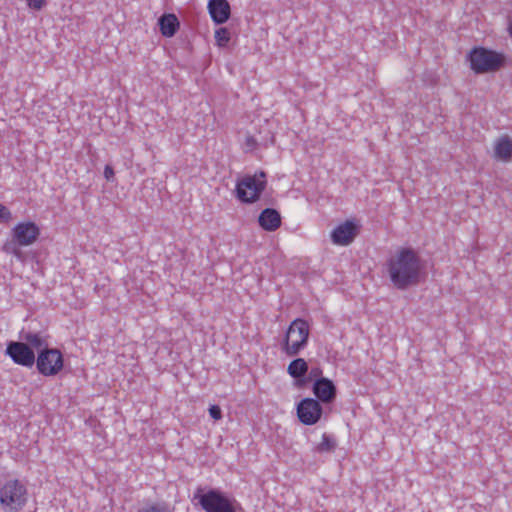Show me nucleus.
<instances>
[{
	"instance_id": "1",
	"label": "nucleus",
	"mask_w": 512,
	"mask_h": 512,
	"mask_svg": "<svg viewBox=\"0 0 512 512\" xmlns=\"http://www.w3.org/2000/svg\"><path fill=\"white\" fill-rule=\"evenodd\" d=\"M386 270L392 284L405 290L419 283L421 259L412 248H401L387 260Z\"/></svg>"
},
{
	"instance_id": "4",
	"label": "nucleus",
	"mask_w": 512,
	"mask_h": 512,
	"mask_svg": "<svg viewBox=\"0 0 512 512\" xmlns=\"http://www.w3.org/2000/svg\"><path fill=\"white\" fill-rule=\"evenodd\" d=\"M471 69L477 74L494 72L504 64V56L483 47L473 48L469 55Z\"/></svg>"
},
{
	"instance_id": "19",
	"label": "nucleus",
	"mask_w": 512,
	"mask_h": 512,
	"mask_svg": "<svg viewBox=\"0 0 512 512\" xmlns=\"http://www.w3.org/2000/svg\"><path fill=\"white\" fill-rule=\"evenodd\" d=\"M138 512H174V508L167 502L158 501L146 503Z\"/></svg>"
},
{
	"instance_id": "8",
	"label": "nucleus",
	"mask_w": 512,
	"mask_h": 512,
	"mask_svg": "<svg viewBox=\"0 0 512 512\" xmlns=\"http://www.w3.org/2000/svg\"><path fill=\"white\" fill-rule=\"evenodd\" d=\"M5 353L18 365L30 368L35 363L34 351L23 341H10Z\"/></svg>"
},
{
	"instance_id": "22",
	"label": "nucleus",
	"mask_w": 512,
	"mask_h": 512,
	"mask_svg": "<svg viewBox=\"0 0 512 512\" xmlns=\"http://www.w3.org/2000/svg\"><path fill=\"white\" fill-rule=\"evenodd\" d=\"M22 245H18V243H16L13 239L4 244L3 246V251L8 253V254H12L14 255L15 257H17L18 259H20L22 257V252L20 250V247Z\"/></svg>"
},
{
	"instance_id": "18",
	"label": "nucleus",
	"mask_w": 512,
	"mask_h": 512,
	"mask_svg": "<svg viewBox=\"0 0 512 512\" xmlns=\"http://www.w3.org/2000/svg\"><path fill=\"white\" fill-rule=\"evenodd\" d=\"M287 372L292 378L300 380L307 374L308 364L305 359L296 358L288 365Z\"/></svg>"
},
{
	"instance_id": "12",
	"label": "nucleus",
	"mask_w": 512,
	"mask_h": 512,
	"mask_svg": "<svg viewBox=\"0 0 512 512\" xmlns=\"http://www.w3.org/2000/svg\"><path fill=\"white\" fill-rule=\"evenodd\" d=\"M312 390L319 402L331 403L336 397V387L333 381L325 377L316 379Z\"/></svg>"
},
{
	"instance_id": "27",
	"label": "nucleus",
	"mask_w": 512,
	"mask_h": 512,
	"mask_svg": "<svg viewBox=\"0 0 512 512\" xmlns=\"http://www.w3.org/2000/svg\"><path fill=\"white\" fill-rule=\"evenodd\" d=\"M322 370L318 367H315V368H312L309 372V378L310 379H319V378H322Z\"/></svg>"
},
{
	"instance_id": "16",
	"label": "nucleus",
	"mask_w": 512,
	"mask_h": 512,
	"mask_svg": "<svg viewBox=\"0 0 512 512\" xmlns=\"http://www.w3.org/2000/svg\"><path fill=\"white\" fill-rule=\"evenodd\" d=\"M161 34L165 37H172L179 28L178 18L174 14H164L159 18Z\"/></svg>"
},
{
	"instance_id": "11",
	"label": "nucleus",
	"mask_w": 512,
	"mask_h": 512,
	"mask_svg": "<svg viewBox=\"0 0 512 512\" xmlns=\"http://www.w3.org/2000/svg\"><path fill=\"white\" fill-rule=\"evenodd\" d=\"M357 234V225L351 220H346L332 230L331 240L336 245L347 246L353 242Z\"/></svg>"
},
{
	"instance_id": "14",
	"label": "nucleus",
	"mask_w": 512,
	"mask_h": 512,
	"mask_svg": "<svg viewBox=\"0 0 512 512\" xmlns=\"http://www.w3.org/2000/svg\"><path fill=\"white\" fill-rule=\"evenodd\" d=\"M20 338L24 343L30 346L33 351L36 350L38 354L41 351L50 348L48 335L43 332L22 331L20 333Z\"/></svg>"
},
{
	"instance_id": "17",
	"label": "nucleus",
	"mask_w": 512,
	"mask_h": 512,
	"mask_svg": "<svg viewBox=\"0 0 512 512\" xmlns=\"http://www.w3.org/2000/svg\"><path fill=\"white\" fill-rule=\"evenodd\" d=\"M495 157L503 161L512 158V140L508 136L501 137L495 145Z\"/></svg>"
},
{
	"instance_id": "25",
	"label": "nucleus",
	"mask_w": 512,
	"mask_h": 512,
	"mask_svg": "<svg viewBox=\"0 0 512 512\" xmlns=\"http://www.w3.org/2000/svg\"><path fill=\"white\" fill-rule=\"evenodd\" d=\"M27 4L32 9L40 10L45 4V0H27Z\"/></svg>"
},
{
	"instance_id": "15",
	"label": "nucleus",
	"mask_w": 512,
	"mask_h": 512,
	"mask_svg": "<svg viewBox=\"0 0 512 512\" xmlns=\"http://www.w3.org/2000/svg\"><path fill=\"white\" fill-rule=\"evenodd\" d=\"M259 225L266 231H275L281 225V216L273 208L264 209L258 218Z\"/></svg>"
},
{
	"instance_id": "28",
	"label": "nucleus",
	"mask_w": 512,
	"mask_h": 512,
	"mask_svg": "<svg viewBox=\"0 0 512 512\" xmlns=\"http://www.w3.org/2000/svg\"><path fill=\"white\" fill-rule=\"evenodd\" d=\"M246 144L248 147L254 148L256 146V141L254 140L253 137H248L246 140Z\"/></svg>"
},
{
	"instance_id": "3",
	"label": "nucleus",
	"mask_w": 512,
	"mask_h": 512,
	"mask_svg": "<svg viewBox=\"0 0 512 512\" xmlns=\"http://www.w3.org/2000/svg\"><path fill=\"white\" fill-rule=\"evenodd\" d=\"M309 324L306 320L297 318L289 325L281 344V350L289 357L297 356L307 345Z\"/></svg>"
},
{
	"instance_id": "7",
	"label": "nucleus",
	"mask_w": 512,
	"mask_h": 512,
	"mask_svg": "<svg viewBox=\"0 0 512 512\" xmlns=\"http://www.w3.org/2000/svg\"><path fill=\"white\" fill-rule=\"evenodd\" d=\"M37 370L43 376H55L64 366L62 353L56 348L41 351L35 358Z\"/></svg>"
},
{
	"instance_id": "13",
	"label": "nucleus",
	"mask_w": 512,
	"mask_h": 512,
	"mask_svg": "<svg viewBox=\"0 0 512 512\" xmlns=\"http://www.w3.org/2000/svg\"><path fill=\"white\" fill-rule=\"evenodd\" d=\"M207 7L215 24H223L230 17L231 9L227 0H209Z\"/></svg>"
},
{
	"instance_id": "9",
	"label": "nucleus",
	"mask_w": 512,
	"mask_h": 512,
	"mask_svg": "<svg viewBox=\"0 0 512 512\" xmlns=\"http://www.w3.org/2000/svg\"><path fill=\"white\" fill-rule=\"evenodd\" d=\"M322 412L320 402L313 398H305L297 405L298 418L305 425L316 424L320 420Z\"/></svg>"
},
{
	"instance_id": "21",
	"label": "nucleus",
	"mask_w": 512,
	"mask_h": 512,
	"mask_svg": "<svg viewBox=\"0 0 512 512\" xmlns=\"http://www.w3.org/2000/svg\"><path fill=\"white\" fill-rule=\"evenodd\" d=\"M215 40L218 46L224 47L230 41V32L227 28H219L215 31Z\"/></svg>"
},
{
	"instance_id": "23",
	"label": "nucleus",
	"mask_w": 512,
	"mask_h": 512,
	"mask_svg": "<svg viewBox=\"0 0 512 512\" xmlns=\"http://www.w3.org/2000/svg\"><path fill=\"white\" fill-rule=\"evenodd\" d=\"M11 217L12 215L10 210L6 206L0 204V222H8Z\"/></svg>"
},
{
	"instance_id": "2",
	"label": "nucleus",
	"mask_w": 512,
	"mask_h": 512,
	"mask_svg": "<svg viewBox=\"0 0 512 512\" xmlns=\"http://www.w3.org/2000/svg\"><path fill=\"white\" fill-rule=\"evenodd\" d=\"M193 500H197L205 512H238L242 510L234 498L219 489L205 491L202 487H198L193 495Z\"/></svg>"
},
{
	"instance_id": "5",
	"label": "nucleus",
	"mask_w": 512,
	"mask_h": 512,
	"mask_svg": "<svg viewBox=\"0 0 512 512\" xmlns=\"http://www.w3.org/2000/svg\"><path fill=\"white\" fill-rule=\"evenodd\" d=\"M27 488L19 480H9L0 489V503L7 512L20 511L27 502Z\"/></svg>"
},
{
	"instance_id": "10",
	"label": "nucleus",
	"mask_w": 512,
	"mask_h": 512,
	"mask_svg": "<svg viewBox=\"0 0 512 512\" xmlns=\"http://www.w3.org/2000/svg\"><path fill=\"white\" fill-rule=\"evenodd\" d=\"M40 235V229L34 222H21L12 229V238L18 245L29 246Z\"/></svg>"
},
{
	"instance_id": "24",
	"label": "nucleus",
	"mask_w": 512,
	"mask_h": 512,
	"mask_svg": "<svg viewBox=\"0 0 512 512\" xmlns=\"http://www.w3.org/2000/svg\"><path fill=\"white\" fill-rule=\"evenodd\" d=\"M209 415L214 420H220L222 418V411L218 405H211L209 408Z\"/></svg>"
},
{
	"instance_id": "6",
	"label": "nucleus",
	"mask_w": 512,
	"mask_h": 512,
	"mask_svg": "<svg viewBox=\"0 0 512 512\" xmlns=\"http://www.w3.org/2000/svg\"><path fill=\"white\" fill-rule=\"evenodd\" d=\"M266 174L259 172L253 176H245L237 182L236 197L243 203H254L266 187Z\"/></svg>"
},
{
	"instance_id": "20",
	"label": "nucleus",
	"mask_w": 512,
	"mask_h": 512,
	"mask_svg": "<svg viewBox=\"0 0 512 512\" xmlns=\"http://www.w3.org/2000/svg\"><path fill=\"white\" fill-rule=\"evenodd\" d=\"M336 447V441L333 437L324 433L321 442L316 446V451L319 453L331 452Z\"/></svg>"
},
{
	"instance_id": "26",
	"label": "nucleus",
	"mask_w": 512,
	"mask_h": 512,
	"mask_svg": "<svg viewBox=\"0 0 512 512\" xmlns=\"http://www.w3.org/2000/svg\"><path fill=\"white\" fill-rule=\"evenodd\" d=\"M114 169L110 165H106L104 168V177L107 181H113L114 180Z\"/></svg>"
}]
</instances>
